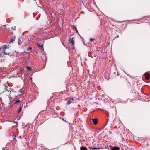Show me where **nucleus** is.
<instances>
[{"label": "nucleus", "instance_id": "1", "mask_svg": "<svg viewBox=\"0 0 150 150\" xmlns=\"http://www.w3.org/2000/svg\"><path fill=\"white\" fill-rule=\"evenodd\" d=\"M8 46H9V45H5L4 46H2L0 48V50L2 49L3 50V51H4L5 55H10V53L6 52H5V50L7 48Z\"/></svg>", "mask_w": 150, "mask_h": 150}, {"label": "nucleus", "instance_id": "2", "mask_svg": "<svg viewBox=\"0 0 150 150\" xmlns=\"http://www.w3.org/2000/svg\"><path fill=\"white\" fill-rule=\"evenodd\" d=\"M74 38L72 37L69 40V43L71 44L72 46H74Z\"/></svg>", "mask_w": 150, "mask_h": 150}, {"label": "nucleus", "instance_id": "3", "mask_svg": "<svg viewBox=\"0 0 150 150\" xmlns=\"http://www.w3.org/2000/svg\"><path fill=\"white\" fill-rule=\"evenodd\" d=\"M74 101V99L73 97H71L69 98V100L67 101V104L69 105L71 103H73Z\"/></svg>", "mask_w": 150, "mask_h": 150}, {"label": "nucleus", "instance_id": "4", "mask_svg": "<svg viewBox=\"0 0 150 150\" xmlns=\"http://www.w3.org/2000/svg\"><path fill=\"white\" fill-rule=\"evenodd\" d=\"M92 121L95 125H96L98 122V120L96 119H92Z\"/></svg>", "mask_w": 150, "mask_h": 150}, {"label": "nucleus", "instance_id": "5", "mask_svg": "<svg viewBox=\"0 0 150 150\" xmlns=\"http://www.w3.org/2000/svg\"><path fill=\"white\" fill-rule=\"evenodd\" d=\"M120 150L119 147H116V146L113 147L111 149V150Z\"/></svg>", "mask_w": 150, "mask_h": 150}, {"label": "nucleus", "instance_id": "6", "mask_svg": "<svg viewBox=\"0 0 150 150\" xmlns=\"http://www.w3.org/2000/svg\"><path fill=\"white\" fill-rule=\"evenodd\" d=\"M144 74L145 75V76L147 79H148L149 78L150 76L149 74H146V73H145Z\"/></svg>", "mask_w": 150, "mask_h": 150}, {"label": "nucleus", "instance_id": "7", "mask_svg": "<svg viewBox=\"0 0 150 150\" xmlns=\"http://www.w3.org/2000/svg\"><path fill=\"white\" fill-rule=\"evenodd\" d=\"M81 150H87V148L86 147H82L80 148Z\"/></svg>", "mask_w": 150, "mask_h": 150}, {"label": "nucleus", "instance_id": "8", "mask_svg": "<svg viewBox=\"0 0 150 150\" xmlns=\"http://www.w3.org/2000/svg\"><path fill=\"white\" fill-rule=\"evenodd\" d=\"M140 21L139 20H135L134 21H135L134 23H136L139 24L140 23V22H138V21Z\"/></svg>", "mask_w": 150, "mask_h": 150}, {"label": "nucleus", "instance_id": "9", "mask_svg": "<svg viewBox=\"0 0 150 150\" xmlns=\"http://www.w3.org/2000/svg\"><path fill=\"white\" fill-rule=\"evenodd\" d=\"M4 89H5V90L6 91V90L8 91H9L7 89V87L5 85H4Z\"/></svg>", "mask_w": 150, "mask_h": 150}, {"label": "nucleus", "instance_id": "10", "mask_svg": "<svg viewBox=\"0 0 150 150\" xmlns=\"http://www.w3.org/2000/svg\"><path fill=\"white\" fill-rule=\"evenodd\" d=\"M22 107L21 106L19 108V110H18V113H19L21 111V110H22Z\"/></svg>", "mask_w": 150, "mask_h": 150}, {"label": "nucleus", "instance_id": "11", "mask_svg": "<svg viewBox=\"0 0 150 150\" xmlns=\"http://www.w3.org/2000/svg\"><path fill=\"white\" fill-rule=\"evenodd\" d=\"M23 69L21 68L20 70V71L19 72V74H22V71H23Z\"/></svg>", "mask_w": 150, "mask_h": 150}, {"label": "nucleus", "instance_id": "12", "mask_svg": "<svg viewBox=\"0 0 150 150\" xmlns=\"http://www.w3.org/2000/svg\"><path fill=\"white\" fill-rule=\"evenodd\" d=\"M38 45L40 48L41 49H43V46L42 45H41L39 44Z\"/></svg>", "mask_w": 150, "mask_h": 150}, {"label": "nucleus", "instance_id": "13", "mask_svg": "<svg viewBox=\"0 0 150 150\" xmlns=\"http://www.w3.org/2000/svg\"><path fill=\"white\" fill-rule=\"evenodd\" d=\"M94 40L95 39L93 38H90V41L91 42H93Z\"/></svg>", "mask_w": 150, "mask_h": 150}, {"label": "nucleus", "instance_id": "14", "mask_svg": "<svg viewBox=\"0 0 150 150\" xmlns=\"http://www.w3.org/2000/svg\"><path fill=\"white\" fill-rule=\"evenodd\" d=\"M20 100H17L16 101V102L15 103V104H18V103L20 102Z\"/></svg>", "mask_w": 150, "mask_h": 150}, {"label": "nucleus", "instance_id": "15", "mask_svg": "<svg viewBox=\"0 0 150 150\" xmlns=\"http://www.w3.org/2000/svg\"><path fill=\"white\" fill-rule=\"evenodd\" d=\"M27 68L28 70V71H30L31 69V68L30 67L27 66Z\"/></svg>", "mask_w": 150, "mask_h": 150}, {"label": "nucleus", "instance_id": "16", "mask_svg": "<svg viewBox=\"0 0 150 150\" xmlns=\"http://www.w3.org/2000/svg\"><path fill=\"white\" fill-rule=\"evenodd\" d=\"M32 49V48L30 47H29L27 50V51H29V50H31Z\"/></svg>", "mask_w": 150, "mask_h": 150}, {"label": "nucleus", "instance_id": "17", "mask_svg": "<svg viewBox=\"0 0 150 150\" xmlns=\"http://www.w3.org/2000/svg\"><path fill=\"white\" fill-rule=\"evenodd\" d=\"M92 149L93 150H96V149H98L97 148H92Z\"/></svg>", "mask_w": 150, "mask_h": 150}, {"label": "nucleus", "instance_id": "18", "mask_svg": "<svg viewBox=\"0 0 150 150\" xmlns=\"http://www.w3.org/2000/svg\"><path fill=\"white\" fill-rule=\"evenodd\" d=\"M12 28L14 30V29H13V27Z\"/></svg>", "mask_w": 150, "mask_h": 150}, {"label": "nucleus", "instance_id": "19", "mask_svg": "<svg viewBox=\"0 0 150 150\" xmlns=\"http://www.w3.org/2000/svg\"><path fill=\"white\" fill-rule=\"evenodd\" d=\"M12 42V40H11V42Z\"/></svg>", "mask_w": 150, "mask_h": 150}, {"label": "nucleus", "instance_id": "20", "mask_svg": "<svg viewBox=\"0 0 150 150\" xmlns=\"http://www.w3.org/2000/svg\"><path fill=\"white\" fill-rule=\"evenodd\" d=\"M4 26H6V25H4Z\"/></svg>", "mask_w": 150, "mask_h": 150}]
</instances>
